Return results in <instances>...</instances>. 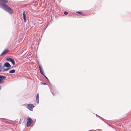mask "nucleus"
I'll return each instance as SVG.
<instances>
[{
	"instance_id": "obj_12",
	"label": "nucleus",
	"mask_w": 131,
	"mask_h": 131,
	"mask_svg": "<svg viewBox=\"0 0 131 131\" xmlns=\"http://www.w3.org/2000/svg\"><path fill=\"white\" fill-rule=\"evenodd\" d=\"M15 70L14 69H12L11 70H10L9 72L10 73H14L15 72Z\"/></svg>"
},
{
	"instance_id": "obj_11",
	"label": "nucleus",
	"mask_w": 131,
	"mask_h": 131,
	"mask_svg": "<svg viewBox=\"0 0 131 131\" xmlns=\"http://www.w3.org/2000/svg\"><path fill=\"white\" fill-rule=\"evenodd\" d=\"M13 59L11 58H7L6 59V60L10 62Z\"/></svg>"
},
{
	"instance_id": "obj_1",
	"label": "nucleus",
	"mask_w": 131,
	"mask_h": 131,
	"mask_svg": "<svg viewBox=\"0 0 131 131\" xmlns=\"http://www.w3.org/2000/svg\"><path fill=\"white\" fill-rule=\"evenodd\" d=\"M0 7L8 12L10 14H12L13 13V11L11 8L8 5L4 3H0Z\"/></svg>"
},
{
	"instance_id": "obj_18",
	"label": "nucleus",
	"mask_w": 131,
	"mask_h": 131,
	"mask_svg": "<svg viewBox=\"0 0 131 131\" xmlns=\"http://www.w3.org/2000/svg\"><path fill=\"white\" fill-rule=\"evenodd\" d=\"M77 13L79 14H81L82 13V12H81V11H78V12H77Z\"/></svg>"
},
{
	"instance_id": "obj_5",
	"label": "nucleus",
	"mask_w": 131,
	"mask_h": 131,
	"mask_svg": "<svg viewBox=\"0 0 131 131\" xmlns=\"http://www.w3.org/2000/svg\"><path fill=\"white\" fill-rule=\"evenodd\" d=\"M6 77L5 76L2 75H0V84H2L4 83L3 80H5Z\"/></svg>"
},
{
	"instance_id": "obj_7",
	"label": "nucleus",
	"mask_w": 131,
	"mask_h": 131,
	"mask_svg": "<svg viewBox=\"0 0 131 131\" xmlns=\"http://www.w3.org/2000/svg\"><path fill=\"white\" fill-rule=\"evenodd\" d=\"M4 66L5 67L10 69L11 67V65L8 62H5L4 64Z\"/></svg>"
},
{
	"instance_id": "obj_14",
	"label": "nucleus",
	"mask_w": 131,
	"mask_h": 131,
	"mask_svg": "<svg viewBox=\"0 0 131 131\" xmlns=\"http://www.w3.org/2000/svg\"><path fill=\"white\" fill-rule=\"evenodd\" d=\"M10 62L12 63L13 65H14L15 64V61L13 59Z\"/></svg>"
},
{
	"instance_id": "obj_9",
	"label": "nucleus",
	"mask_w": 131,
	"mask_h": 131,
	"mask_svg": "<svg viewBox=\"0 0 131 131\" xmlns=\"http://www.w3.org/2000/svg\"><path fill=\"white\" fill-rule=\"evenodd\" d=\"M9 50L8 49H5L2 53L3 54H5L8 53L9 52Z\"/></svg>"
},
{
	"instance_id": "obj_8",
	"label": "nucleus",
	"mask_w": 131,
	"mask_h": 131,
	"mask_svg": "<svg viewBox=\"0 0 131 131\" xmlns=\"http://www.w3.org/2000/svg\"><path fill=\"white\" fill-rule=\"evenodd\" d=\"M23 19L24 20V22L25 23L26 21V18L25 11H24L23 12Z\"/></svg>"
},
{
	"instance_id": "obj_15",
	"label": "nucleus",
	"mask_w": 131,
	"mask_h": 131,
	"mask_svg": "<svg viewBox=\"0 0 131 131\" xmlns=\"http://www.w3.org/2000/svg\"><path fill=\"white\" fill-rule=\"evenodd\" d=\"M9 69L8 68H6V69H3V70L2 71L3 72H4V71H7Z\"/></svg>"
},
{
	"instance_id": "obj_21",
	"label": "nucleus",
	"mask_w": 131,
	"mask_h": 131,
	"mask_svg": "<svg viewBox=\"0 0 131 131\" xmlns=\"http://www.w3.org/2000/svg\"><path fill=\"white\" fill-rule=\"evenodd\" d=\"M51 92V93H52V94L54 96V93L52 92Z\"/></svg>"
},
{
	"instance_id": "obj_3",
	"label": "nucleus",
	"mask_w": 131,
	"mask_h": 131,
	"mask_svg": "<svg viewBox=\"0 0 131 131\" xmlns=\"http://www.w3.org/2000/svg\"><path fill=\"white\" fill-rule=\"evenodd\" d=\"M33 122L32 120L29 117L27 118V122L26 126L28 127L30 126Z\"/></svg>"
},
{
	"instance_id": "obj_23",
	"label": "nucleus",
	"mask_w": 131,
	"mask_h": 131,
	"mask_svg": "<svg viewBox=\"0 0 131 131\" xmlns=\"http://www.w3.org/2000/svg\"><path fill=\"white\" fill-rule=\"evenodd\" d=\"M2 0H0V2H1Z\"/></svg>"
},
{
	"instance_id": "obj_2",
	"label": "nucleus",
	"mask_w": 131,
	"mask_h": 131,
	"mask_svg": "<svg viewBox=\"0 0 131 131\" xmlns=\"http://www.w3.org/2000/svg\"><path fill=\"white\" fill-rule=\"evenodd\" d=\"M0 7L8 12L10 14H12L13 13V11L11 8L8 5L4 3H0Z\"/></svg>"
},
{
	"instance_id": "obj_17",
	"label": "nucleus",
	"mask_w": 131,
	"mask_h": 131,
	"mask_svg": "<svg viewBox=\"0 0 131 131\" xmlns=\"http://www.w3.org/2000/svg\"><path fill=\"white\" fill-rule=\"evenodd\" d=\"M64 14L65 15H66L68 14V12H67L65 11L64 12Z\"/></svg>"
},
{
	"instance_id": "obj_6",
	"label": "nucleus",
	"mask_w": 131,
	"mask_h": 131,
	"mask_svg": "<svg viewBox=\"0 0 131 131\" xmlns=\"http://www.w3.org/2000/svg\"><path fill=\"white\" fill-rule=\"evenodd\" d=\"M39 68L40 73L43 76L44 75H45V74L41 65H40L39 66Z\"/></svg>"
},
{
	"instance_id": "obj_22",
	"label": "nucleus",
	"mask_w": 131,
	"mask_h": 131,
	"mask_svg": "<svg viewBox=\"0 0 131 131\" xmlns=\"http://www.w3.org/2000/svg\"><path fill=\"white\" fill-rule=\"evenodd\" d=\"M20 121H21V119H20V121H19V123H20L21 122Z\"/></svg>"
},
{
	"instance_id": "obj_19",
	"label": "nucleus",
	"mask_w": 131,
	"mask_h": 131,
	"mask_svg": "<svg viewBox=\"0 0 131 131\" xmlns=\"http://www.w3.org/2000/svg\"><path fill=\"white\" fill-rule=\"evenodd\" d=\"M42 84L44 85H46L47 84L46 83H42Z\"/></svg>"
},
{
	"instance_id": "obj_13",
	"label": "nucleus",
	"mask_w": 131,
	"mask_h": 131,
	"mask_svg": "<svg viewBox=\"0 0 131 131\" xmlns=\"http://www.w3.org/2000/svg\"><path fill=\"white\" fill-rule=\"evenodd\" d=\"M1 2H3V3H7L8 1L7 0H2Z\"/></svg>"
},
{
	"instance_id": "obj_10",
	"label": "nucleus",
	"mask_w": 131,
	"mask_h": 131,
	"mask_svg": "<svg viewBox=\"0 0 131 131\" xmlns=\"http://www.w3.org/2000/svg\"><path fill=\"white\" fill-rule=\"evenodd\" d=\"M39 96L38 93L36 95V101L38 104L39 101Z\"/></svg>"
},
{
	"instance_id": "obj_20",
	"label": "nucleus",
	"mask_w": 131,
	"mask_h": 131,
	"mask_svg": "<svg viewBox=\"0 0 131 131\" xmlns=\"http://www.w3.org/2000/svg\"><path fill=\"white\" fill-rule=\"evenodd\" d=\"M4 55L2 53L0 55V56H2V55Z\"/></svg>"
},
{
	"instance_id": "obj_4",
	"label": "nucleus",
	"mask_w": 131,
	"mask_h": 131,
	"mask_svg": "<svg viewBox=\"0 0 131 131\" xmlns=\"http://www.w3.org/2000/svg\"><path fill=\"white\" fill-rule=\"evenodd\" d=\"M28 108L30 111L32 110L35 106L33 104H29L27 105Z\"/></svg>"
},
{
	"instance_id": "obj_16",
	"label": "nucleus",
	"mask_w": 131,
	"mask_h": 131,
	"mask_svg": "<svg viewBox=\"0 0 131 131\" xmlns=\"http://www.w3.org/2000/svg\"><path fill=\"white\" fill-rule=\"evenodd\" d=\"M44 76L46 78L48 82H50L49 79H48V78L45 75H44Z\"/></svg>"
}]
</instances>
